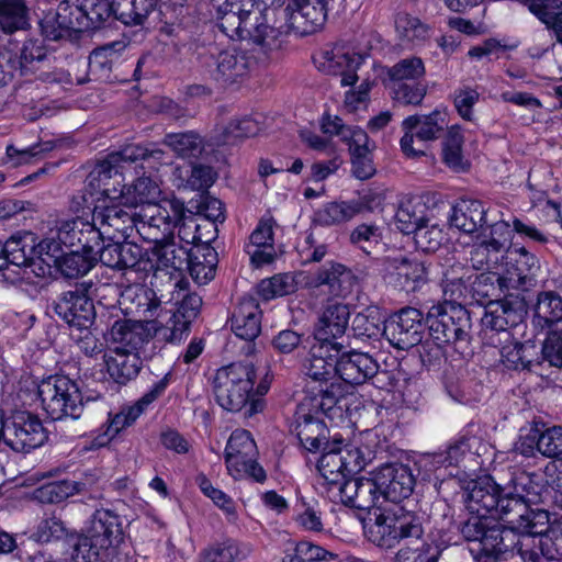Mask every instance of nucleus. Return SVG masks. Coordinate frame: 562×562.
<instances>
[{"mask_svg": "<svg viewBox=\"0 0 562 562\" xmlns=\"http://www.w3.org/2000/svg\"><path fill=\"white\" fill-rule=\"evenodd\" d=\"M212 136L210 139H204L194 131H186L179 133H167L165 134L161 143L168 146L181 158H194L198 159L205 147H215L211 145Z\"/></svg>", "mask_w": 562, "mask_h": 562, "instance_id": "37998d69", "label": "nucleus"}, {"mask_svg": "<svg viewBox=\"0 0 562 562\" xmlns=\"http://www.w3.org/2000/svg\"><path fill=\"white\" fill-rule=\"evenodd\" d=\"M166 155L155 142L127 143L95 164L86 178L85 189L91 198L99 193L104 202L109 201L100 212L102 222L127 215L120 207L117 199H113L120 193V189L126 188V171L133 169L136 175L139 173L138 169L158 171L160 166L168 164L165 160Z\"/></svg>", "mask_w": 562, "mask_h": 562, "instance_id": "f257e3e1", "label": "nucleus"}, {"mask_svg": "<svg viewBox=\"0 0 562 562\" xmlns=\"http://www.w3.org/2000/svg\"><path fill=\"white\" fill-rule=\"evenodd\" d=\"M203 301L198 293H187L177 302L166 325L153 323L155 334L168 344L178 345L187 339L191 333L192 323L201 313Z\"/></svg>", "mask_w": 562, "mask_h": 562, "instance_id": "dca6fc26", "label": "nucleus"}, {"mask_svg": "<svg viewBox=\"0 0 562 562\" xmlns=\"http://www.w3.org/2000/svg\"><path fill=\"white\" fill-rule=\"evenodd\" d=\"M538 340L516 337L505 339L499 348L501 362L508 371L538 373L541 369Z\"/></svg>", "mask_w": 562, "mask_h": 562, "instance_id": "6ab92c4d", "label": "nucleus"}, {"mask_svg": "<svg viewBox=\"0 0 562 562\" xmlns=\"http://www.w3.org/2000/svg\"><path fill=\"white\" fill-rule=\"evenodd\" d=\"M384 501L400 503L408 498L416 485V477L409 465L401 462H386L376 468Z\"/></svg>", "mask_w": 562, "mask_h": 562, "instance_id": "4be33fe9", "label": "nucleus"}, {"mask_svg": "<svg viewBox=\"0 0 562 562\" xmlns=\"http://www.w3.org/2000/svg\"><path fill=\"white\" fill-rule=\"evenodd\" d=\"M259 130L257 121L251 117L246 116L240 120H233L221 132L212 135L211 145L216 147L233 146L244 138L256 136Z\"/></svg>", "mask_w": 562, "mask_h": 562, "instance_id": "864d4df0", "label": "nucleus"}, {"mask_svg": "<svg viewBox=\"0 0 562 562\" xmlns=\"http://www.w3.org/2000/svg\"><path fill=\"white\" fill-rule=\"evenodd\" d=\"M357 215V209L351 200L330 201L314 213L312 222L322 227L338 226L351 221Z\"/></svg>", "mask_w": 562, "mask_h": 562, "instance_id": "09e8293b", "label": "nucleus"}, {"mask_svg": "<svg viewBox=\"0 0 562 562\" xmlns=\"http://www.w3.org/2000/svg\"><path fill=\"white\" fill-rule=\"evenodd\" d=\"M114 355L104 356V364L109 380L119 386H125L135 380L142 368L143 360L137 352L124 348H115Z\"/></svg>", "mask_w": 562, "mask_h": 562, "instance_id": "72a5a7b5", "label": "nucleus"}, {"mask_svg": "<svg viewBox=\"0 0 562 562\" xmlns=\"http://www.w3.org/2000/svg\"><path fill=\"white\" fill-rule=\"evenodd\" d=\"M215 69L211 71L212 78L223 87L241 81L249 75L256 61L243 49H224L212 57Z\"/></svg>", "mask_w": 562, "mask_h": 562, "instance_id": "393cba45", "label": "nucleus"}, {"mask_svg": "<svg viewBox=\"0 0 562 562\" xmlns=\"http://www.w3.org/2000/svg\"><path fill=\"white\" fill-rule=\"evenodd\" d=\"M191 209H195V214L200 221H210L214 224L224 223L226 220L224 203L206 192L200 194V199L196 201L191 200L189 202Z\"/></svg>", "mask_w": 562, "mask_h": 562, "instance_id": "e2e57ef3", "label": "nucleus"}, {"mask_svg": "<svg viewBox=\"0 0 562 562\" xmlns=\"http://www.w3.org/2000/svg\"><path fill=\"white\" fill-rule=\"evenodd\" d=\"M503 259V278L513 290L528 292L537 285L540 260L522 245H508Z\"/></svg>", "mask_w": 562, "mask_h": 562, "instance_id": "4468645a", "label": "nucleus"}, {"mask_svg": "<svg viewBox=\"0 0 562 562\" xmlns=\"http://www.w3.org/2000/svg\"><path fill=\"white\" fill-rule=\"evenodd\" d=\"M386 318L381 307L371 304L353 316L350 329L356 338L379 340L380 337L385 338L384 322Z\"/></svg>", "mask_w": 562, "mask_h": 562, "instance_id": "58836bf2", "label": "nucleus"}, {"mask_svg": "<svg viewBox=\"0 0 562 562\" xmlns=\"http://www.w3.org/2000/svg\"><path fill=\"white\" fill-rule=\"evenodd\" d=\"M29 27L30 16L25 0H0V30L12 34Z\"/></svg>", "mask_w": 562, "mask_h": 562, "instance_id": "5fc2aeb1", "label": "nucleus"}, {"mask_svg": "<svg viewBox=\"0 0 562 562\" xmlns=\"http://www.w3.org/2000/svg\"><path fill=\"white\" fill-rule=\"evenodd\" d=\"M37 395L46 414L52 420L66 417L79 419L86 402L93 400L82 395L76 380L65 374H53L37 385Z\"/></svg>", "mask_w": 562, "mask_h": 562, "instance_id": "0eeeda50", "label": "nucleus"}, {"mask_svg": "<svg viewBox=\"0 0 562 562\" xmlns=\"http://www.w3.org/2000/svg\"><path fill=\"white\" fill-rule=\"evenodd\" d=\"M340 265L341 262L331 260L326 261L313 273L300 272L297 274L299 282L307 289H319L322 286H326L328 294L331 295V290L334 289V285L337 284L340 276Z\"/></svg>", "mask_w": 562, "mask_h": 562, "instance_id": "13d9d810", "label": "nucleus"}, {"mask_svg": "<svg viewBox=\"0 0 562 562\" xmlns=\"http://www.w3.org/2000/svg\"><path fill=\"white\" fill-rule=\"evenodd\" d=\"M447 113L435 109L431 113L426 115H409L407 116L402 126L405 131L404 135L400 140L401 149L407 158H420L426 156V153L422 149H415L413 147L414 134L413 131L418 126V131L415 133L416 137L420 140H435L443 132Z\"/></svg>", "mask_w": 562, "mask_h": 562, "instance_id": "f3484780", "label": "nucleus"}, {"mask_svg": "<svg viewBox=\"0 0 562 562\" xmlns=\"http://www.w3.org/2000/svg\"><path fill=\"white\" fill-rule=\"evenodd\" d=\"M257 379L252 362L236 361L215 371L212 387L215 402L229 413L246 411Z\"/></svg>", "mask_w": 562, "mask_h": 562, "instance_id": "423d86ee", "label": "nucleus"}, {"mask_svg": "<svg viewBox=\"0 0 562 562\" xmlns=\"http://www.w3.org/2000/svg\"><path fill=\"white\" fill-rule=\"evenodd\" d=\"M92 282H77L72 289L63 291L48 305L69 328L87 330L95 323L97 312L89 291Z\"/></svg>", "mask_w": 562, "mask_h": 562, "instance_id": "9d476101", "label": "nucleus"}, {"mask_svg": "<svg viewBox=\"0 0 562 562\" xmlns=\"http://www.w3.org/2000/svg\"><path fill=\"white\" fill-rule=\"evenodd\" d=\"M562 321V296L555 291H540L533 307L532 325L543 330Z\"/></svg>", "mask_w": 562, "mask_h": 562, "instance_id": "a19ab883", "label": "nucleus"}, {"mask_svg": "<svg viewBox=\"0 0 562 562\" xmlns=\"http://www.w3.org/2000/svg\"><path fill=\"white\" fill-rule=\"evenodd\" d=\"M92 237H94L95 246L100 248L97 255L98 261L102 265L114 270H127L139 263L143 248L136 243L124 240L104 244L101 232H92Z\"/></svg>", "mask_w": 562, "mask_h": 562, "instance_id": "b1692460", "label": "nucleus"}, {"mask_svg": "<svg viewBox=\"0 0 562 562\" xmlns=\"http://www.w3.org/2000/svg\"><path fill=\"white\" fill-rule=\"evenodd\" d=\"M294 417L292 432L299 439L300 447L306 452L318 453L322 448L331 441L333 435L324 418L302 415H294Z\"/></svg>", "mask_w": 562, "mask_h": 562, "instance_id": "7c9ffc66", "label": "nucleus"}, {"mask_svg": "<svg viewBox=\"0 0 562 562\" xmlns=\"http://www.w3.org/2000/svg\"><path fill=\"white\" fill-rule=\"evenodd\" d=\"M349 319L350 310L347 304H328L314 325L313 336L315 340L325 346H330L334 351L340 352L344 346L337 342L336 339L345 335Z\"/></svg>", "mask_w": 562, "mask_h": 562, "instance_id": "412c9836", "label": "nucleus"}, {"mask_svg": "<svg viewBox=\"0 0 562 562\" xmlns=\"http://www.w3.org/2000/svg\"><path fill=\"white\" fill-rule=\"evenodd\" d=\"M428 336L445 345L469 342L471 314L461 303L443 301L428 307Z\"/></svg>", "mask_w": 562, "mask_h": 562, "instance_id": "6e6552de", "label": "nucleus"}, {"mask_svg": "<svg viewBox=\"0 0 562 562\" xmlns=\"http://www.w3.org/2000/svg\"><path fill=\"white\" fill-rule=\"evenodd\" d=\"M159 0H119V22L125 26L145 27L149 15L159 5Z\"/></svg>", "mask_w": 562, "mask_h": 562, "instance_id": "3c124183", "label": "nucleus"}, {"mask_svg": "<svg viewBox=\"0 0 562 562\" xmlns=\"http://www.w3.org/2000/svg\"><path fill=\"white\" fill-rule=\"evenodd\" d=\"M442 342L435 340H422L417 345V351L422 366L429 372H439L447 363L446 350Z\"/></svg>", "mask_w": 562, "mask_h": 562, "instance_id": "338daca9", "label": "nucleus"}, {"mask_svg": "<svg viewBox=\"0 0 562 562\" xmlns=\"http://www.w3.org/2000/svg\"><path fill=\"white\" fill-rule=\"evenodd\" d=\"M36 240V234L30 231L16 232L3 240L8 265H13L14 267L33 266Z\"/></svg>", "mask_w": 562, "mask_h": 562, "instance_id": "ea45409f", "label": "nucleus"}, {"mask_svg": "<svg viewBox=\"0 0 562 562\" xmlns=\"http://www.w3.org/2000/svg\"><path fill=\"white\" fill-rule=\"evenodd\" d=\"M338 369L339 380L351 385H361L378 372V361L368 352L341 350Z\"/></svg>", "mask_w": 562, "mask_h": 562, "instance_id": "c85d7f7f", "label": "nucleus"}, {"mask_svg": "<svg viewBox=\"0 0 562 562\" xmlns=\"http://www.w3.org/2000/svg\"><path fill=\"white\" fill-rule=\"evenodd\" d=\"M428 307L404 306L392 312L385 323V339L398 350H408L422 342L428 333Z\"/></svg>", "mask_w": 562, "mask_h": 562, "instance_id": "9b49d317", "label": "nucleus"}, {"mask_svg": "<svg viewBox=\"0 0 562 562\" xmlns=\"http://www.w3.org/2000/svg\"><path fill=\"white\" fill-rule=\"evenodd\" d=\"M370 476H355L346 479L341 482L339 492L342 503L351 508L367 512V517L374 518L373 513H383L380 504L384 501L380 479H378V471H371Z\"/></svg>", "mask_w": 562, "mask_h": 562, "instance_id": "2eb2a0df", "label": "nucleus"}, {"mask_svg": "<svg viewBox=\"0 0 562 562\" xmlns=\"http://www.w3.org/2000/svg\"><path fill=\"white\" fill-rule=\"evenodd\" d=\"M464 136L459 124L448 127L442 140V161L456 172L468 171L471 164L463 157Z\"/></svg>", "mask_w": 562, "mask_h": 562, "instance_id": "de8ad7c7", "label": "nucleus"}, {"mask_svg": "<svg viewBox=\"0 0 562 562\" xmlns=\"http://www.w3.org/2000/svg\"><path fill=\"white\" fill-rule=\"evenodd\" d=\"M465 488L474 504H481L485 512H495L504 517L518 513L529 504L543 503L549 491L548 480L537 471L514 470L508 476L496 480L491 474L468 482Z\"/></svg>", "mask_w": 562, "mask_h": 562, "instance_id": "f03ea898", "label": "nucleus"}, {"mask_svg": "<svg viewBox=\"0 0 562 562\" xmlns=\"http://www.w3.org/2000/svg\"><path fill=\"white\" fill-rule=\"evenodd\" d=\"M75 495L69 479L55 480L42 484L33 492V496L42 504H58Z\"/></svg>", "mask_w": 562, "mask_h": 562, "instance_id": "680f3d73", "label": "nucleus"}, {"mask_svg": "<svg viewBox=\"0 0 562 562\" xmlns=\"http://www.w3.org/2000/svg\"><path fill=\"white\" fill-rule=\"evenodd\" d=\"M334 348L321 344L313 346L310 351L308 363L304 366V373L307 376L306 382H314L334 389H342L339 382V353Z\"/></svg>", "mask_w": 562, "mask_h": 562, "instance_id": "aec40b11", "label": "nucleus"}, {"mask_svg": "<svg viewBox=\"0 0 562 562\" xmlns=\"http://www.w3.org/2000/svg\"><path fill=\"white\" fill-rule=\"evenodd\" d=\"M480 531L473 543H477V552L515 551L518 542H513L507 526L501 524L493 516Z\"/></svg>", "mask_w": 562, "mask_h": 562, "instance_id": "79ce46f5", "label": "nucleus"}, {"mask_svg": "<svg viewBox=\"0 0 562 562\" xmlns=\"http://www.w3.org/2000/svg\"><path fill=\"white\" fill-rule=\"evenodd\" d=\"M114 58H116L114 44L94 48L88 58V75L95 76V79L109 80Z\"/></svg>", "mask_w": 562, "mask_h": 562, "instance_id": "bf43d9fd", "label": "nucleus"}, {"mask_svg": "<svg viewBox=\"0 0 562 562\" xmlns=\"http://www.w3.org/2000/svg\"><path fill=\"white\" fill-rule=\"evenodd\" d=\"M385 69L387 78L393 82L398 81L400 83L403 80H417L426 72L423 59L417 56L401 59L392 67H386Z\"/></svg>", "mask_w": 562, "mask_h": 562, "instance_id": "0e129e2a", "label": "nucleus"}, {"mask_svg": "<svg viewBox=\"0 0 562 562\" xmlns=\"http://www.w3.org/2000/svg\"><path fill=\"white\" fill-rule=\"evenodd\" d=\"M374 518H363L362 527L367 539L373 544L392 549L402 540H419L425 533L424 513L400 506L395 509L373 513Z\"/></svg>", "mask_w": 562, "mask_h": 562, "instance_id": "20e7f679", "label": "nucleus"}, {"mask_svg": "<svg viewBox=\"0 0 562 562\" xmlns=\"http://www.w3.org/2000/svg\"><path fill=\"white\" fill-rule=\"evenodd\" d=\"M462 499L464 510L452 518L450 528L457 530L463 541L471 543L477 538L480 531L485 530L484 527L492 516L488 515L491 512H485L480 503L474 504V499L469 497V491L465 487Z\"/></svg>", "mask_w": 562, "mask_h": 562, "instance_id": "2f4dec72", "label": "nucleus"}, {"mask_svg": "<svg viewBox=\"0 0 562 562\" xmlns=\"http://www.w3.org/2000/svg\"><path fill=\"white\" fill-rule=\"evenodd\" d=\"M31 539L40 543L61 541L66 548L71 549V559H79L80 532L67 528L60 518L53 516L41 520Z\"/></svg>", "mask_w": 562, "mask_h": 562, "instance_id": "f704fd0d", "label": "nucleus"}, {"mask_svg": "<svg viewBox=\"0 0 562 562\" xmlns=\"http://www.w3.org/2000/svg\"><path fill=\"white\" fill-rule=\"evenodd\" d=\"M261 317L257 299L243 296L229 318L231 329L238 338L254 341L261 333Z\"/></svg>", "mask_w": 562, "mask_h": 562, "instance_id": "cd10ccee", "label": "nucleus"}, {"mask_svg": "<svg viewBox=\"0 0 562 562\" xmlns=\"http://www.w3.org/2000/svg\"><path fill=\"white\" fill-rule=\"evenodd\" d=\"M537 547L547 562L562 561V516L543 529Z\"/></svg>", "mask_w": 562, "mask_h": 562, "instance_id": "4d7b16f0", "label": "nucleus"}, {"mask_svg": "<svg viewBox=\"0 0 562 562\" xmlns=\"http://www.w3.org/2000/svg\"><path fill=\"white\" fill-rule=\"evenodd\" d=\"M247 7L241 10V25H240V40L246 41L248 44L260 47L262 52L270 49L267 40L277 38V30L269 25L266 14L255 8L254 0H244Z\"/></svg>", "mask_w": 562, "mask_h": 562, "instance_id": "a878e982", "label": "nucleus"}, {"mask_svg": "<svg viewBox=\"0 0 562 562\" xmlns=\"http://www.w3.org/2000/svg\"><path fill=\"white\" fill-rule=\"evenodd\" d=\"M125 518L109 508H98L80 532L79 559L99 562L100 551L117 550L127 536Z\"/></svg>", "mask_w": 562, "mask_h": 562, "instance_id": "39448f33", "label": "nucleus"}, {"mask_svg": "<svg viewBox=\"0 0 562 562\" xmlns=\"http://www.w3.org/2000/svg\"><path fill=\"white\" fill-rule=\"evenodd\" d=\"M47 41L30 37L24 41L9 40L0 45V71L3 76L30 77L45 66L49 60Z\"/></svg>", "mask_w": 562, "mask_h": 562, "instance_id": "1a4fd4ad", "label": "nucleus"}, {"mask_svg": "<svg viewBox=\"0 0 562 562\" xmlns=\"http://www.w3.org/2000/svg\"><path fill=\"white\" fill-rule=\"evenodd\" d=\"M257 446L251 432L246 429L234 430L226 443L224 459L226 467H234V463L248 457L257 456Z\"/></svg>", "mask_w": 562, "mask_h": 562, "instance_id": "6e6d98bb", "label": "nucleus"}, {"mask_svg": "<svg viewBox=\"0 0 562 562\" xmlns=\"http://www.w3.org/2000/svg\"><path fill=\"white\" fill-rule=\"evenodd\" d=\"M430 210L422 199H411L402 203L395 213V225L403 234H415L430 222Z\"/></svg>", "mask_w": 562, "mask_h": 562, "instance_id": "c03bdc74", "label": "nucleus"}, {"mask_svg": "<svg viewBox=\"0 0 562 562\" xmlns=\"http://www.w3.org/2000/svg\"><path fill=\"white\" fill-rule=\"evenodd\" d=\"M157 321L143 322L130 318H117L110 328V340L121 344L128 351H137L147 344L155 334L153 323Z\"/></svg>", "mask_w": 562, "mask_h": 562, "instance_id": "bb28decb", "label": "nucleus"}, {"mask_svg": "<svg viewBox=\"0 0 562 562\" xmlns=\"http://www.w3.org/2000/svg\"><path fill=\"white\" fill-rule=\"evenodd\" d=\"M510 290L502 274L485 271L474 274L470 282L471 299L481 306L491 308L496 297Z\"/></svg>", "mask_w": 562, "mask_h": 562, "instance_id": "4c0bfd02", "label": "nucleus"}, {"mask_svg": "<svg viewBox=\"0 0 562 562\" xmlns=\"http://www.w3.org/2000/svg\"><path fill=\"white\" fill-rule=\"evenodd\" d=\"M119 0H61L40 20L42 36L50 42L79 41L119 21Z\"/></svg>", "mask_w": 562, "mask_h": 562, "instance_id": "7ed1b4c3", "label": "nucleus"}, {"mask_svg": "<svg viewBox=\"0 0 562 562\" xmlns=\"http://www.w3.org/2000/svg\"><path fill=\"white\" fill-rule=\"evenodd\" d=\"M80 249H65L61 260L57 261V270L66 279H78L89 273L99 262L94 237H89Z\"/></svg>", "mask_w": 562, "mask_h": 562, "instance_id": "c756f323", "label": "nucleus"}, {"mask_svg": "<svg viewBox=\"0 0 562 562\" xmlns=\"http://www.w3.org/2000/svg\"><path fill=\"white\" fill-rule=\"evenodd\" d=\"M538 349L540 350V364L548 362L550 367L562 368V329L548 330L542 341L538 340Z\"/></svg>", "mask_w": 562, "mask_h": 562, "instance_id": "69168bd1", "label": "nucleus"}, {"mask_svg": "<svg viewBox=\"0 0 562 562\" xmlns=\"http://www.w3.org/2000/svg\"><path fill=\"white\" fill-rule=\"evenodd\" d=\"M490 206L476 199L460 198L451 206L448 214L450 228L472 235L480 234L488 223Z\"/></svg>", "mask_w": 562, "mask_h": 562, "instance_id": "5701e85b", "label": "nucleus"}, {"mask_svg": "<svg viewBox=\"0 0 562 562\" xmlns=\"http://www.w3.org/2000/svg\"><path fill=\"white\" fill-rule=\"evenodd\" d=\"M540 447L539 453L548 459L562 460V425L548 427L543 422L539 423Z\"/></svg>", "mask_w": 562, "mask_h": 562, "instance_id": "052dcab7", "label": "nucleus"}, {"mask_svg": "<svg viewBox=\"0 0 562 562\" xmlns=\"http://www.w3.org/2000/svg\"><path fill=\"white\" fill-rule=\"evenodd\" d=\"M244 0H225L216 8V26L233 41L240 40L241 10Z\"/></svg>", "mask_w": 562, "mask_h": 562, "instance_id": "603ef678", "label": "nucleus"}, {"mask_svg": "<svg viewBox=\"0 0 562 562\" xmlns=\"http://www.w3.org/2000/svg\"><path fill=\"white\" fill-rule=\"evenodd\" d=\"M176 225L179 227L178 236L179 239L184 243L186 246H192L196 243L201 241V231L202 228H207V233H212L214 229V225L210 221H200L198 215L194 212H190L189 216L177 222Z\"/></svg>", "mask_w": 562, "mask_h": 562, "instance_id": "774afa93", "label": "nucleus"}, {"mask_svg": "<svg viewBox=\"0 0 562 562\" xmlns=\"http://www.w3.org/2000/svg\"><path fill=\"white\" fill-rule=\"evenodd\" d=\"M157 22L155 29L158 36L171 43H182L186 33L184 5L177 2H161L157 8Z\"/></svg>", "mask_w": 562, "mask_h": 562, "instance_id": "e433bc0d", "label": "nucleus"}, {"mask_svg": "<svg viewBox=\"0 0 562 562\" xmlns=\"http://www.w3.org/2000/svg\"><path fill=\"white\" fill-rule=\"evenodd\" d=\"M153 254L164 267L172 268L179 272L187 271L191 278H198L195 265L192 263L194 248L186 245L178 246L172 236L156 240Z\"/></svg>", "mask_w": 562, "mask_h": 562, "instance_id": "473e14b6", "label": "nucleus"}, {"mask_svg": "<svg viewBox=\"0 0 562 562\" xmlns=\"http://www.w3.org/2000/svg\"><path fill=\"white\" fill-rule=\"evenodd\" d=\"M481 447H483L482 438L473 435L470 429H463L457 438L447 445L445 450L425 454L415 462V465L419 469L430 467L435 471L441 468H451L456 473L450 471L449 475L459 477L460 474H464L460 471V465L468 457L480 456Z\"/></svg>", "mask_w": 562, "mask_h": 562, "instance_id": "ddd939ff", "label": "nucleus"}, {"mask_svg": "<svg viewBox=\"0 0 562 562\" xmlns=\"http://www.w3.org/2000/svg\"><path fill=\"white\" fill-rule=\"evenodd\" d=\"M48 437V430L35 413L13 409L7 417L2 441L12 451L26 454L44 446Z\"/></svg>", "mask_w": 562, "mask_h": 562, "instance_id": "f8f14e48", "label": "nucleus"}, {"mask_svg": "<svg viewBox=\"0 0 562 562\" xmlns=\"http://www.w3.org/2000/svg\"><path fill=\"white\" fill-rule=\"evenodd\" d=\"M396 284L405 292H415L428 280V268L416 258L401 257L395 259Z\"/></svg>", "mask_w": 562, "mask_h": 562, "instance_id": "49530a36", "label": "nucleus"}, {"mask_svg": "<svg viewBox=\"0 0 562 562\" xmlns=\"http://www.w3.org/2000/svg\"><path fill=\"white\" fill-rule=\"evenodd\" d=\"M345 439L342 435L336 432L333 435L331 441L318 452L321 457L317 461V470L321 475L329 483H338L333 475H341L344 481L345 468L342 464V450Z\"/></svg>", "mask_w": 562, "mask_h": 562, "instance_id": "a18cd8bd", "label": "nucleus"}, {"mask_svg": "<svg viewBox=\"0 0 562 562\" xmlns=\"http://www.w3.org/2000/svg\"><path fill=\"white\" fill-rule=\"evenodd\" d=\"M145 173L144 170L131 184L126 183L125 189H120V193L114 198L117 199L120 206L137 207L158 203L161 190L157 182Z\"/></svg>", "mask_w": 562, "mask_h": 562, "instance_id": "c9c22d12", "label": "nucleus"}, {"mask_svg": "<svg viewBox=\"0 0 562 562\" xmlns=\"http://www.w3.org/2000/svg\"><path fill=\"white\" fill-rule=\"evenodd\" d=\"M303 392L304 397L296 406L295 415L334 419L337 412H342L344 389L306 382Z\"/></svg>", "mask_w": 562, "mask_h": 562, "instance_id": "a211bd4d", "label": "nucleus"}, {"mask_svg": "<svg viewBox=\"0 0 562 562\" xmlns=\"http://www.w3.org/2000/svg\"><path fill=\"white\" fill-rule=\"evenodd\" d=\"M513 233L514 231L510 229L508 222L488 220L484 231L480 232L476 238L480 240V246L488 252H501L506 251L508 245H518V243L513 241Z\"/></svg>", "mask_w": 562, "mask_h": 562, "instance_id": "8fccbe9b", "label": "nucleus"}]
</instances>
